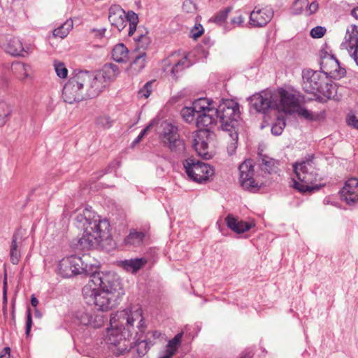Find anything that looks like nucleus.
<instances>
[{"mask_svg":"<svg viewBox=\"0 0 358 358\" xmlns=\"http://www.w3.org/2000/svg\"><path fill=\"white\" fill-rule=\"evenodd\" d=\"M144 234L136 231H131L126 237L124 242L126 244L132 245H139L143 241Z\"/></svg>","mask_w":358,"mask_h":358,"instance_id":"obj_38","label":"nucleus"},{"mask_svg":"<svg viewBox=\"0 0 358 358\" xmlns=\"http://www.w3.org/2000/svg\"><path fill=\"white\" fill-rule=\"evenodd\" d=\"M10 348H8V347L4 348L0 355V358H10Z\"/></svg>","mask_w":358,"mask_h":358,"instance_id":"obj_56","label":"nucleus"},{"mask_svg":"<svg viewBox=\"0 0 358 358\" xmlns=\"http://www.w3.org/2000/svg\"><path fill=\"white\" fill-rule=\"evenodd\" d=\"M35 315H36V317H41V313H40V312L38 311V310L36 309V310H35Z\"/></svg>","mask_w":358,"mask_h":358,"instance_id":"obj_62","label":"nucleus"},{"mask_svg":"<svg viewBox=\"0 0 358 358\" xmlns=\"http://www.w3.org/2000/svg\"><path fill=\"white\" fill-rule=\"evenodd\" d=\"M326 32V29L321 26H317L310 30V36L314 38H322Z\"/></svg>","mask_w":358,"mask_h":358,"instance_id":"obj_47","label":"nucleus"},{"mask_svg":"<svg viewBox=\"0 0 358 358\" xmlns=\"http://www.w3.org/2000/svg\"><path fill=\"white\" fill-rule=\"evenodd\" d=\"M82 292L85 302L101 312L115 308L124 294L119 277L111 272L93 273Z\"/></svg>","mask_w":358,"mask_h":358,"instance_id":"obj_1","label":"nucleus"},{"mask_svg":"<svg viewBox=\"0 0 358 358\" xmlns=\"http://www.w3.org/2000/svg\"><path fill=\"white\" fill-rule=\"evenodd\" d=\"M151 126H152V124H150L145 128H144L143 130H141V131L140 132L138 136L131 143L132 147H134L136 144H138L143 139V138L145 136V134L150 129Z\"/></svg>","mask_w":358,"mask_h":358,"instance_id":"obj_48","label":"nucleus"},{"mask_svg":"<svg viewBox=\"0 0 358 358\" xmlns=\"http://www.w3.org/2000/svg\"><path fill=\"white\" fill-rule=\"evenodd\" d=\"M341 48L346 50L358 66V27L352 24L347 29Z\"/></svg>","mask_w":358,"mask_h":358,"instance_id":"obj_17","label":"nucleus"},{"mask_svg":"<svg viewBox=\"0 0 358 358\" xmlns=\"http://www.w3.org/2000/svg\"><path fill=\"white\" fill-rule=\"evenodd\" d=\"M127 331V336L135 333L136 336L142 334L146 329L142 308L139 305H133L112 315L110 324L117 327L118 324Z\"/></svg>","mask_w":358,"mask_h":358,"instance_id":"obj_4","label":"nucleus"},{"mask_svg":"<svg viewBox=\"0 0 358 358\" xmlns=\"http://www.w3.org/2000/svg\"><path fill=\"white\" fill-rule=\"evenodd\" d=\"M203 31V27L201 25L199 26V27H195L192 30V37L195 39L199 38L202 34Z\"/></svg>","mask_w":358,"mask_h":358,"instance_id":"obj_53","label":"nucleus"},{"mask_svg":"<svg viewBox=\"0 0 358 358\" xmlns=\"http://www.w3.org/2000/svg\"><path fill=\"white\" fill-rule=\"evenodd\" d=\"M240 182L242 187L248 191L255 192L259 189L262 185V181L259 180L260 173L255 165L253 158H246V159L240 164Z\"/></svg>","mask_w":358,"mask_h":358,"instance_id":"obj_11","label":"nucleus"},{"mask_svg":"<svg viewBox=\"0 0 358 358\" xmlns=\"http://www.w3.org/2000/svg\"><path fill=\"white\" fill-rule=\"evenodd\" d=\"M252 108L257 113L268 114L272 110H275L276 102L273 96V90H264L255 93L248 98Z\"/></svg>","mask_w":358,"mask_h":358,"instance_id":"obj_14","label":"nucleus"},{"mask_svg":"<svg viewBox=\"0 0 358 358\" xmlns=\"http://www.w3.org/2000/svg\"><path fill=\"white\" fill-rule=\"evenodd\" d=\"M108 20L111 25L121 31L126 26L125 11L118 5H113L109 8Z\"/></svg>","mask_w":358,"mask_h":358,"instance_id":"obj_25","label":"nucleus"},{"mask_svg":"<svg viewBox=\"0 0 358 358\" xmlns=\"http://www.w3.org/2000/svg\"><path fill=\"white\" fill-rule=\"evenodd\" d=\"M320 57L321 72L327 78L330 77L334 80H339L345 76V69L341 66L340 62L334 55L322 50Z\"/></svg>","mask_w":358,"mask_h":358,"instance_id":"obj_15","label":"nucleus"},{"mask_svg":"<svg viewBox=\"0 0 358 358\" xmlns=\"http://www.w3.org/2000/svg\"><path fill=\"white\" fill-rule=\"evenodd\" d=\"M208 106L207 98L195 100L192 106H185L180 111L183 120L188 124H195L198 113H201Z\"/></svg>","mask_w":358,"mask_h":358,"instance_id":"obj_21","label":"nucleus"},{"mask_svg":"<svg viewBox=\"0 0 358 358\" xmlns=\"http://www.w3.org/2000/svg\"><path fill=\"white\" fill-rule=\"evenodd\" d=\"M27 232L21 228L17 229L14 233L10 247V262L13 264H17L21 258V250L24 246V242L27 238Z\"/></svg>","mask_w":358,"mask_h":358,"instance_id":"obj_19","label":"nucleus"},{"mask_svg":"<svg viewBox=\"0 0 358 358\" xmlns=\"http://www.w3.org/2000/svg\"><path fill=\"white\" fill-rule=\"evenodd\" d=\"M347 121L349 125L358 129V117L356 115H349Z\"/></svg>","mask_w":358,"mask_h":358,"instance_id":"obj_52","label":"nucleus"},{"mask_svg":"<svg viewBox=\"0 0 358 358\" xmlns=\"http://www.w3.org/2000/svg\"><path fill=\"white\" fill-rule=\"evenodd\" d=\"M13 113L10 105L0 100V127L3 126L10 120Z\"/></svg>","mask_w":358,"mask_h":358,"instance_id":"obj_34","label":"nucleus"},{"mask_svg":"<svg viewBox=\"0 0 358 358\" xmlns=\"http://www.w3.org/2000/svg\"><path fill=\"white\" fill-rule=\"evenodd\" d=\"M231 24L235 26H241L244 22V17L242 15L234 17L231 20Z\"/></svg>","mask_w":358,"mask_h":358,"instance_id":"obj_54","label":"nucleus"},{"mask_svg":"<svg viewBox=\"0 0 358 358\" xmlns=\"http://www.w3.org/2000/svg\"><path fill=\"white\" fill-rule=\"evenodd\" d=\"M145 52H141L135 57L134 60L130 64L129 71L131 74L135 75L141 72L145 66Z\"/></svg>","mask_w":358,"mask_h":358,"instance_id":"obj_32","label":"nucleus"},{"mask_svg":"<svg viewBox=\"0 0 358 358\" xmlns=\"http://www.w3.org/2000/svg\"><path fill=\"white\" fill-rule=\"evenodd\" d=\"M155 81H149L146 83L143 87L139 90L138 92V96L139 98H145L147 99L150 95L152 91V85L154 84Z\"/></svg>","mask_w":358,"mask_h":358,"instance_id":"obj_44","label":"nucleus"},{"mask_svg":"<svg viewBox=\"0 0 358 358\" xmlns=\"http://www.w3.org/2000/svg\"><path fill=\"white\" fill-rule=\"evenodd\" d=\"M273 16V10L271 7L259 8L255 6L250 13L249 23L254 27H262L266 25Z\"/></svg>","mask_w":358,"mask_h":358,"instance_id":"obj_20","label":"nucleus"},{"mask_svg":"<svg viewBox=\"0 0 358 358\" xmlns=\"http://www.w3.org/2000/svg\"><path fill=\"white\" fill-rule=\"evenodd\" d=\"M286 125L284 117H278L275 122L272 125L271 133L275 136H279L282 134Z\"/></svg>","mask_w":358,"mask_h":358,"instance_id":"obj_40","label":"nucleus"},{"mask_svg":"<svg viewBox=\"0 0 358 358\" xmlns=\"http://www.w3.org/2000/svg\"><path fill=\"white\" fill-rule=\"evenodd\" d=\"M257 162H255V165L261 172L260 175L271 174L276 173L278 169V163L274 158H256Z\"/></svg>","mask_w":358,"mask_h":358,"instance_id":"obj_26","label":"nucleus"},{"mask_svg":"<svg viewBox=\"0 0 358 358\" xmlns=\"http://www.w3.org/2000/svg\"><path fill=\"white\" fill-rule=\"evenodd\" d=\"M208 129H201L193 133L192 146L199 157H206L208 155V143L206 140L208 136Z\"/></svg>","mask_w":358,"mask_h":358,"instance_id":"obj_23","label":"nucleus"},{"mask_svg":"<svg viewBox=\"0 0 358 358\" xmlns=\"http://www.w3.org/2000/svg\"><path fill=\"white\" fill-rule=\"evenodd\" d=\"M85 79L86 78L81 76L80 72L78 71L68 80L62 92V97L66 103L73 104L88 99L83 86Z\"/></svg>","mask_w":358,"mask_h":358,"instance_id":"obj_10","label":"nucleus"},{"mask_svg":"<svg viewBox=\"0 0 358 358\" xmlns=\"http://www.w3.org/2000/svg\"><path fill=\"white\" fill-rule=\"evenodd\" d=\"M225 222L228 228L236 234H242L249 231L252 225L243 220H239L231 214H229L225 218Z\"/></svg>","mask_w":358,"mask_h":358,"instance_id":"obj_27","label":"nucleus"},{"mask_svg":"<svg viewBox=\"0 0 358 358\" xmlns=\"http://www.w3.org/2000/svg\"><path fill=\"white\" fill-rule=\"evenodd\" d=\"M217 121L219 120L223 130L230 131L238 124L240 119L239 104L233 99L222 100L215 108Z\"/></svg>","mask_w":358,"mask_h":358,"instance_id":"obj_7","label":"nucleus"},{"mask_svg":"<svg viewBox=\"0 0 358 358\" xmlns=\"http://www.w3.org/2000/svg\"><path fill=\"white\" fill-rule=\"evenodd\" d=\"M252 355L250 352H248L243 356H242L241 358H252Z\"/></svg>","mask_w":358,"mask_h":358,"instance_id":"obj_61","label":"nucleus"},{"mask_svg":"<svg viewBox=\"0 0 358 358\" xmlns=\"http://www.w3.org/2000/svg\"><path fill=\"white\" fill-rule=\"evenodd\" d=\"M182 337V333H178L171 340H170L167 345V349L165 354L159 358H171L174 355L178 345L181 343Z\"/></svg>","mask_w":358,"mask_h":358,"instance_id":"obj_33","label":"nucleus"},{"mask_svg":"<svg viewBox=\"0 0 358 358\" xmlns=\"http://www.w3.org/2000/svg\"><path fill=\"white\" fill-rule=\"evenodd\" d=\"M92 31L96 32V36L102 37L104 35L106 29L105 28H103L100 29H93Z\"/></svg>","mask_w":358,"mask_h":358,"instance_id":"obj_58","label":"nucleus"},{"mask_svg":"<svg viewBox=\"0 0 358 358\" xmlns=\"http://www.w3.org/2000/svg\"><path fill=\"white\" fill-rule=\"evenodd\" d=\"M273 96L276 102L275 110L278 112L292 114L299 108L300 99L293 90L280 87L273 90Z\"/></svg>","mask_w":358,"mask_h":358,"instance_id":"obj_12","label":"nucleus"},{"mask_svg":"<svg viewBox=\"0 0 358 358\" xmlns=\"http://www.w3.org/2000/svg\"><path fill=\"white\" fill-rule=\"evenodd\" d=\"M80 322L86 326L99 328L103 324V317L100 315H94L91 312H85L80 315Z\"/></svg>","mask_w":358,"mask_h":358,"instance_id":"obj_29","label":"nucleus"},{"mask_svg":"<svg viewBox=\"0 0 358 358\" xmlns=\"http://www.w3.org/2000/svg\"><path fill=\"white\" fill-rule=\"evenodd\" d=\"M59 273L64 278H71L74 275L87 272V264L76 255L63 258L58 264Z\"/></svg>","mask_w":358,"mask_h":358,"instance_id":"obj_16","label":"nucleus"},{"mask_svg":"<svg viewBox=\"0 0 358 358\" xmlns=\"http://www.w3.org/2000/svg\"><path fill=\"white\" fill-rule=\"evenodd\" d=\"M13 71L18 74L19 78L24 80L29 76V71H30V66L27 64L17 62L12 66Z\"/></svg>","mask_w":358,"mask_h":358,"instance_id":"obj_37","label":"nucleus"},{"mask_svg":"<svg viewBox=\"0 0 358 358\" xmlns=\"http://www.w3.org/2000/svg\"><path fill=\"white\" fill-rule=\"evenodd\" d=\"M97 123L101 124L102 127L109 128L111 127V122L108 117H101L97 120Z\"/></svg>","mask_w":358,"mask_h":358,"instance_id":"obj_51","label":"nucleus"},{"mask_svg":"<svg viewBox=\"0 0 358 358\" xmlns=\"http://www.w3.org/2000/svg\"><path fill=\"white\" fill-rule=\"evenodd\" d=\"M303 88L309 94L320 93L329 98L332 92V85L324 74L320 71L306 69L303 71Z\"/></svg>","mask_w":358,"mask_h":358,"instance_id":"obj_6","label":"nucleus"},{"mask_svg":"<svg viewBox=\"0 0 358 358\" xmlns=\"http://www.w3.org/2000/svg\"><path fill=\"white\" fill-rule=\"evenodd\" d=\"M161 142L173 153L182 154L185 150V144L180 138L178 127L171 122L164 121L161 123L159 131Z\"/></svg>","mask_w":358,"mask_h":358,"instance_id":"obj_8","label":"nucleus"},{"mask_svg":"<svg viewBox=\"0 0 358 358\" xmlns=\"http://www.w3.org/2000/svg\"><path fill=\"white\" fill-rule=\"evenodd\" d=\"M77 227L83 231L78 239V246L89 250L98 246L110 237V224L101 220L91 208H85L76 217Z\"/></svg>","mask_w":358,"mask_h":358,"instance_id":"obj_2","label":"nucleus"},{"mask_svg":"<svg viewBox=\"0 0 358 358\" xmlns=\"http://www.w3.org/2000/svg\"><path fill=\"white\" fill-rule=\"evenodd\" d=\"M148 263L144 257L125 259L120 262L121 266L127 271L136 273Z\"/></svg>","mask_w":358,"mask_h":358,"instance_id":"obj_30","label":"nucleus"},{"mask_svg":"<svg viewBox=\"0 0 358 358\" xmlns=\"http://www.w3.org/2000/svg\"><path fill=\"white\" fill-rule=\"evenodd\" d=\"M231 11V8L227 7L220 12H218L213 18L212 20L217 24H222L227 18L229 13Z\"/></svg>","mask_w":358,"mask_h":358,"instance_id":"obj_42","label":"nucleus"},{"mask_svg":"<svg viewBox=\"0 0 358 358\" xmlns=\"http://www.w3.org/2000/svg\"><path fill=\"white\" fill-rule=\"evenodd\" d=\"M314 158H308L300 162L293 164V171L298 181L293 180V187L301 193H311L319 190L320 185L314 183L320 179L315 167Z\"/></svg>","mask_w":358,"mask_h":358,"instance_id":"obj_3","label":"nucleus"},{"mask_svg":"<svg viewBox=\"0 0 358 358\" xmlns=\"http://www.w3.org/2000/svg\"><path fill=\"white\" fill-rule=\"evenodd\" d=\"M73 27V20L71 19H68L61 26L54 29L53 35L55 37L64 38L69 34Z\"/></svg>","mask_w":358,"mask_h":358,"instance_id":"obj_35","label":"nucleus"},{"mask_svg":"<svg viewBox=\"0 0 358 358\" xmlns=\"http://www.w3.org/2000/svg\"><path fill=\"white\" fill-rule=\"evenodd\" d=\"M80 75L86 78L83 83L87 98L92 99L99 95L108 85L111 79L118 73V67L114 64H107L103 69L96 73L80 71Z\"/></svg>","mask_w":358,"mask_h":358,"instance_id":"obj_5","label":"nucleus"},{"mask_svg":"<svg viewBox=\"0 0 358 358\" xmlns=\"http://www.w3.org/2000/svg\"><path fill=\"white\" fill-rule=\"evenodd\" d=\"M161 336V333L158 331H152L148 332L146 335V338L145 340H142L139 341L140 340V334H138L137 336L138 337L136 340V343L138 345L145 344V346L147 345H152L154 344V342L152 340H155L159 338Z\"/></svg>","mask_w":358,"mask_h":358,"instance_id":"obj_39","label":"nucleus"},{"mask_svg":"<svg viewBox=\"0 0 358 358\" xmlns=\"http://www.w3.org/2000/svg\"><path fill=\"white\" fill-rule=\"evenodd\" d=\"M134 38L138 43V47L142 48H147L150 43V40L147 34H144L143 33L138 34V35L135 36Z\"/></svg>","mask_w":358,"mask_h":358,"instance_id":"obj_46","label":"nucleus"},{"mask_svg":"<svg viewBox=\"0 0 358 358\" xmlns=\"http://www.w3.org/2000/svg\"><path fill=\"white\" fill-rule=\"evenodd\" d=\"M341 195L349 205L358 201V179L352 178L347 180L341 190Z\"/></svg>","mask_w":358,"mask_h":358,"instance_id":"obj_24","label":"nucleus"},{"mask_svg":"<svg viewBox=\"0 0 358 358\" xmlns=\"http://www.w3.org/2000/svg\"><path fill=\"white\" fill-rule=\"evenodd\" d=\"M319 4L316 1H313L310 5L308 4V8L306 10L307 15H310L318 10Z\"/></svg>","mask_w":358,"mask_h":358,"instance_id":"obj_50","label":"nucleus"},{"mask_svg":"<svg viewBox=\"0 0 358 358\" xmlns=\"http://www.w3.org/2000/svg\"><path fill=\"white\" fill-rule=\"evenodd\" d=\"M6 291H7V274L5 273L3 278V299L6 301Z\"/></svg>","mask_w":358,"mask_h":358,"instance_id":"obj_57","label":"nucleus"},{"mask_svg":"<svg viewBox=\"0 0 358 358\" xmlns=\"http://www.w3.org/2000/svg\"><path fill=\"white\" fill-rule=\"evenodd\" d=\"M31 303L34 307H36L38 303V299L34 295L31 297Z\"/></svg>","mask_w":358,"mask_h":358,"instance_id":"obj_59","label":"nucleus"},{"mask_svg":"<svg viewBox=\"0 0 358 358\" xmlns=\"http://www.w3.org/2000/svg\"><path fill=\"white\" fill-rule=\"evenodd\" d=\"M117 327L110 324L111 328L108 329L107 332V343L112 348L113 353L116 356L124 355L129 352L132 348V343L127 338L125 335L122 334V328L119 323Z\"/></svg>","mask_w":358,"mask_h":358,"instance_id":"obj_13","label":"nucleus"},{"mask_svg":"<svg viewBox=\"0 0 358 358\" xmlns=\"http://www.w3.org/2000/svg\"><path fill=\"white\" fill-rule=\"evenodd\" d=\"M125 20L126 22H128L129 24L128 34L131 36L136 30V26L138 23V16L135 12L129 10L127 13H125Z\"/></svg>","mask_w":358,"mask_h":358,"instance_id":"obj_36","label":"nucleus"},{"mask_svg":"<svg viewBox=\"0 0 358 358\" xmlns=\"http://www.w3.org/2000/svg\"><path fill=\"white\" fill-rule=\"evenodd\" d=\"M28 47H24L22 41L16 37L10 38L6 46V51L14 56H24L28 53Z\"/></svg>","mask_w":358,"mask_h":358,"instance_id":"obj_28","label":"nucleus"},{"mask_svg":"<svg viewBox=\"0 0 358 358\" xmlns=\"http://www.w3.org/2000/svg\"><path fill=\"white\" fill-rule=\"evenodd\" d=\"M31 326H32L31 313L30 309L28 308L27 311V322H26V335L27 336L29 335Z\"/></svg>","mask_w":358,"mask_h":358,"instance_id":"obj_49","label":"nucleus"},{"mask_svg":"<svg viewBox=\"0 0 358 358\" xmlns=\"http://www.w3.org/2000/svg\"><path fill=\"white\" fill-rule=\"evenodd\" d=\"M295 113H297L299 116L303 117L308 120H316L318 117L317 114L311 113L306 108L301 107L300 103L299 104V108L296 110Z\"/></svg>","mask_w":358,"mask_h":358,"instance_id":"obj_43","label":"nucleus"},{"mask_svg":"<svg viewBox=\"0 0 358 358\" xmlns=\"http://www.w3.org/2000/svg\"><path fill=\"white\" fill-rule=\"evenodd\" d=\"M54 67L57 75L61 78H65L68 75V70L64 63L55 62Z\"/></svg>","mask_w":358,"mask_h":358,"instance_id":"obj_45","label":"nucleus"},{"mask_svg":"<svg viewBox=\"0 0 358 358\" xmlns=\"http://www.w3.org/2000/svg\"><path fill=\"white\" fill-rule=\"evenodd\" d=\"M112 58L117 62L125 63L129 59V50L123 43H118L112 50Z\"/></svg>","mask_w":358,"mask_h":358,"instance_id":"obj_31","label":"nucleus"},{"mask_svg":"<svg viewBox=\"0 0 358 358\" xmlns=\"http://www.w3.org/2000/svg\"><path fill=\"white\" fill-rule=\"evenodd\" d=\"M236 148H237V142H231L227 146L228 155L230 156L235 155Z\"/></svg>","mask_w":358,"mask_h":358,"instance_id":"obj_55","label":"nucleus"},{"mask_svg":"<svg viewBox=\"0 0 358 358\" xmlns=\"http://www.w3.org/2000/svg\"><path fill=\"white\" fill-rule=\"evenodd\" d=\"M183 166L187 176L197 183H206L215 174L213 166L194 158H187Z\"/></svg>","mask_w":358,"mask_h":358,"instance_id":"obj_9","label":"nucleus"},{"mask_svg":"<svg viewBox=\"0 0 358 358\" xmlns=\"http://www.w3.org/2000/svg\"><path fill=\"white\" fill-rule=\"evenodd\" d=\"M351 15L357 20H358V7L355 8L351 11Z\"/></svg>","mask_w":358,"mask_h":358,"instance_id":"obj_60","label":"nucleus"},{"mask_svg":"<svg viewBox=\"0 0 358 358\" xmlns=\"http://www.w3.org/2000/svg\"><path fill=\"white\" fill-rule=\"evenodd\" d=\"M308 6V0H296L292 7V13L294 15L301 14L303 11L306 12Z\"/></svg>","mask_w":358,"mask_h":358,"instance_id":"obj_41","label":"nucleus"},{"mask_svg":"<svg viewBox=\"0 0 358 358\" xmlns=\"http://www.w3.org/2000/svg\"><path fill=\"white\" fill-rule=\"evenodd\" d=\"M178 57V55L174 53L163 61L164 71L165 72H170L173 78H177V75L180 71L189 66L186 56L180 59H177L176 57Z\"/></svg>","mask_w":358,"mask_h":358,"instance_id":"obj_22","label":"nucleus"},{"mask_svg":"<svg viewBox=\"0 0 358 358\" xmlns=\"http://www.w3.org/2000/svg\"><path fill=\"white\" fill-rule=\"evenodd\" d=\"M207 107L201 113H198L195 121V125L201 129H208L210 134V127L215 125L217 121L215 115V107L213 101L207 99Z\"/></svg>","mask_w":358,"mask_h":358,"instance_id":"obj_18","label":"nucleus"}]
</instances>
